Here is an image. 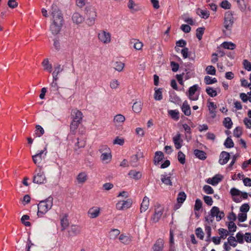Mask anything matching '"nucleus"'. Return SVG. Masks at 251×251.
Instances as JSON below:
<instances>
[{"mask_svg":"<svg viewBox=\"0 0 251 251\" xmlns=\"http://www.w3.org/2000/svg\"><path fill=\"white\" fill-rule=\"evenodd\" d=\"M243 65L244 68L248 71H251V63L248 60L245 59L243 61Z\"/></svg>","mask_w":251,"mask_h":251,"instance_id":"774afa93","label":"nucleus"},{"mask_svg":"<svg viewBox=\"0 0 251 251\" xmlns=\"http://www.w3.org/2000/svg\"><path fill=\"white\" fill-rule=\"evenodd\" d=\"M88 179V175L85 172H82L78 174L76 177V179L78 183H84Z\"/></svg>","mask_w":251,"mask_h":251,"instance_id":"aec40b11","label":"nucleus"},{"mask_svg":"<svg viewBox=\"0 0 251 251\" xmlns=\"http://www.w3.org/2000/svg\"><path fill=\"white\" fill-rule=\"evenodd\" d=\"M125 117L124 115L122 114H117L116 115L113 119V121L115 124H121L123 123L125 121Z\"/></svg>","mask_w":251,"mask_h":251,"instance_id":"c9c22d12","label":"nucleus"},{"mask_svg":"<svg viewBox=\"0 0 251 251\" xmlns=\"http://www.w3.org/2000/svg\"><path fill=\"white\" fill-rule=\"evenodd\" d=\"M163 211L164 208L160 205L156 206L154 214L151 218V221L154 223L158 222L163 214Z\"/></svg>","mask_w":251,"mask_h":251,"instance_id":"1a4fd4ad","label":"nucleus"},{"mask_svg":"<svg viewBox=\"0 0 251 251\" xmlns=\"http://www.w3.org/2000/svg\"><path fill=\"white\" fill-rule=\"evenodd\" d=\"M80 123L73 121L70 125V130L73 134H75L76 130Z\"/></svg>","mask_w":251,"mask_h":251,"instance_id":"4c0bfd02","label":"nucleus"},{"mask_svg":"<svg viewBox=\"0 0 251 251\" xmlns=\"http://www.w3.org/2000/svg\"><path fill=\"white\" fill-rule=\"evenodd\" d=\"M177 159L181 164H184L185 163V155L181 151L178 152Z\"/></svg>","mask_w":251,"mask_h":251,"instance_id":"603ef678","label":"nucleus"},{"mask_svg":"<svg viewBox=\"0 0 251 251\" xmlns=\"http://www.w3.org/2000/svg\"><path fill=\"white\" fill-rule=\"evenodd\" d=\"M205 30L204 27H199L196 30V36L199 40H201Z\"/></svg>","mask_w":251,"mask_h":251,"instance_id":"3c124183","label":"nucleus"},{"mask_svg":"<svg viewBox=\"0 0 251 251\" xmlns=\"http://www.w3.org/2000/svg\"><path fill=\"white\" fill-rule=\"evenodd\" d=\"M33 182L37 184L46 183V178L44 173L40 171L36 175H35L33 176Z\"/></svg>","mask_w":251,"mask_h":251,"instance_id":"9b49d317","label":"nucleus"},{"mask_svg":"<svg viewBox=\"0 0 251 251\" xmlns=\"http://www.w3.org/2000/svg\"><path fill=\"white\" fill-rule=\"evenodd\" d=\"M164 157V154L162 152L158 151L155 153L153 162L155 165L158 164L159 162L162 160Z\"/></svg>","mask_w":251,"mask_h":251,"instance_id":"393cba45","label":"nucleus"},{"mask_svg":"<svg viewBox=\"0 0 251 251\" xmlns=\"http://www.w3.org/2000/svg\"><path fill=\"white\" fill-rule=\"evenodd\" d=\"M53 198L48 197L44 201H40L38 204L37 215L39 217H42L46 214L52 206Z\"/></svg>","mask_w":251,"mask_h":251,"instance_id":"f257e3e1","label":"nucleus"},{"mask_svg":"<svg viewBox=\"0 0 251 251\" xmlns=\"http://www.w3.org/2000/svg\"><path fill=\"white\" fill-rule=\"evenodd\" d=\"M81 227L78 226L72 225L69 230L70 236H76L80 233Z\"/></svg>","mask_w":251,"mask_h":251,"instance_id":"f3484780","label":"nucleus"},{"mask_svg":"<svg viewBox=\"0 0 251 251\" xmlns=\"http://www.w3.org/2000/svg\"><path fill=\"white\" fill-rule=\"evenodd\" d=\"M98 38L102 43L108 44L111 41V35L109 32L101 30L98 34Z\"/></svg>","mask_w":251,"mask_h":251,"instance_id":"0eeeda50","label":"nucleus"},{"mask_svg":"<svg viewBox=\"0 0 251 251\" xmlns=\"http://www.w3.org/2000/svg\"><path fill=\"white\" fill-rule=\"evenodd\" d=\"M71 118L73 121L80 123L82 120V113L77 109H74L71 112Z\"/></svg>","mask_w":251,"mask_h":251,"instance_id":"f8f14e48","label":"nucleus"},{"mask_svg":"<svg viewBox=\"0 0 251 251\" xmlns=\"http://www.w3.org/2000/svg\"><path fill=\"white\" fill-rule=\"evenodd\" d=\"M181 110L186 116L191 115V108L190 105L188 104L186 100L184 101L181 106Z\"/></svg>","mask_w":251,"mask_h":251,"instance_id":"412c9836","label":"nucleus"},{"mask_svg":"<svg viewBox=\"0 0 251 251\" xmlns=\"http://www.w3.org/2000/svg\"><path fill=\"white\" fill-rule=\"evenodd\" d=\"M29 217L27 215H23L21 218L22 223L26 226H30V223L29 222H25V220H29Z\"/></svg>","mask_w":251,"mask_h":251,"instance_id":"680f3d73","label":"nucleus"},{"mask_svg":"<svg viewBox=\"0 0 251 251\" xmlns=\"http://www.w3.org/2000/svg\"><path fill=\"white\" fill-rule=\"evenodd\" d=\"M204 81L206 84L209 85L217 82V80L216 78H212L208 75H206L204 77Z\"/></svg>","mask_w":251,"mask_h":251,"instance_id":"a18cd8bd","label":"nucleus"},{"mask_svg":"<svg viewBox=\"0 0 251 251\" xmlns=\"http://www.w3.org/2000/svg\"><path fill=\"white\" fill-rule=\"evenodd\" d=\"M113 68L118 72L123 70L125 67V64L122 62H116L113 64Z\"/></svg>","mask_w":251,"mask_h":251,"instance_id":"ea45409f","label":"nucleus"},{"mask_svg":"<svg viewBox=\"0 0 251 251\" xmlns=\"http://www.w3.org/2000/svg\"><path fill=\"white\" fill-rule=\"evenodd\" d=\"M50 12L52 17V20H63L62 12L56 3H53L52 4Z\"/></svg>","mask_w":251,"mask_h":251,"instance_id":"7ed1b4c3","label":"nucleus"},{"mask_svg":"<svg viewBox=\"0 0 251 251\" xmlns=\"http://www.w3.org/2000/svg\"><path fill=\"white\" fill-rule=\"evenodd\" d=\"M229 153L226 151H222L220 155L219 162L221 165L226 164L229 159Z\"/></svg>","mask_w":251,"mask_h":251,"instance_id":"2eb2a0df","label":"nucleus"},{"mask_svg":"<svg viewBox=\"0 0 251 251\" xmlns=\"http://www.w3.org/2000/svg\"><path fill=\"white\" fill-rule=\"evenodd\" d=\"M221 6L225 9H230L231 4L227 0H224L221 2Z\"/></svg>","mask_w":251,"mask_h":251,"instance_id":"338daca9","label":"nucleus"},{"mask_svg":"<svg viewBox=\"0 0 251 251\" xmlns=\"http://www.w3.org/2000/svg\"><path fill=\"white\" fill-rule=\"evenodd\" d=\"M206 92L207 94L211 97H214L217 95L216 91L211 87H207L206 89Z\"/></svg>","mask_w":251,"mask_h":251,"instance_id":"864d4df0","label":"nucleus"},{"mask_svg":"<svg viewBox=\"0 0 251 251\" xmlns=\"http://www.w3.org/2000/svg\"><path fill=\"white\" fill-rule=\"evenodd\" d=\"M186 198V195L183 192H181L179 193L177 198V201L178 203H182L184 202V201L185 200Z\"/></svg>","mask_w":251,"mask_h":251,"instance_id":"de8ad7c7","label":"nucleus"},{"mask_svg":"<svg viewBox=\"0 0 251 251\" xmlns=\"http://www.w3.org/2000/svg\"><path fill=\"white\" fill-rule=\"evenodd\" d=\"M119 240L121 241L122 243L125 244H129L130 243V238L124 234H121L119 237Z\"/></svg>","mask_w":251,"mask_h":251,"instance_id":"c03bdc74","label":"nucleus"},{"mask_svg":"<svg viewBox=\"0 0 251 251\" xmlns=\"http://www.w3.org/2000/svg\"><path fill=\"white\" fill-rule=\"evenodd\" d=\"M223 125L227 129H230L233 125L231 118L229 117L225 118L223 121Z\"/></svg>","mask_w":251,"mask_h":251,"instance_id":"58836bf2","label":"nucleus"},{"mask_svg":"<svg viewBox=\"0 0 251 251\" xmlns=\"http://www.w3.org/2000/svg\"><path fill=\"white\" fill-rule=\"evenodd\" d=\"M129 176L134 179H139L141 176L142 175L140 172H137L135 170H131L128 173Z\"/></svg>","mask_w":251,"mask_h":251,"instance_id":"c756f323","label":"nucleus"},{"mask_svg":"<svg viewBox=\"0 0 251 251\" xmlns=\"http://www.w3.org/2000/svg\"><path fill=\"white\" fill-rule=\"evenodd\" d=\"M8 6L11 8H15L18 6V2L16 0H9L7 2Z\"/></svg>","mask_w":251,"mask_h":251,"instance_id":"69168bd1","label":"nucleus"},{"mask_svg":"<svg viewBox=\"0 0 251 251\" xmlns=\"http://www.w3.org/2000/svg\"><path fill=\"white\" fill-rule=\"evenodd\" d=\"M181 141L180 134L178 133L173 137V142L176 149H179L181 147Z\"/></svg>","mask_w":251,"mask_h":251,"instance_id":"cd10ccee","label":"nucleus"},{"mask_svg":"<svg viewBox=\"0 0 251 251\" xmlns=\"http://www.w3.org/2000/svg\"><path fill=\"white\" fill-rule=\"evenodd\" d=\"M168 114L172 119L176 121H177L179 118V112L176 110H170L168 111Z\"/></svg>","mask_w":251,"mask_h":251,"instance_id":"f704fd0d","label":"nucleus"},{"mask_svg":"<svg viewBox=\"0 0 251 251\" xmlns=\"http://www.w3.org/2000/svg\"><path fill=\"white\" fill-rule=\"evenodd\" d=\"M164 242L162 239H158L152 247L153 251H162Z\"/></svg>","mask_w":251,"mask_h":251,"instance_id":"dca6fc26","label":"nucleus"},{"mask_svg":"<svg viewBox=\"0 0 251 251\" xmlns=\"http://www.w3.org/2000/svg\"><path fill=\"white\" fill-rule=\"evenodd\" d=\"M85 14L87 17L88 24L92 25L94 24L95 19L97 16L95 10L91 6H87L85 8Z\"/></svg>","mask_w":251,"mask_h":251,"instance_id":"f03ea898","label":"nucleus"},{"mask_svg":"<svg viewBox=\"0 0 251 251\" xmlns=\"http://www.w3.org/2000/svg\"><path fill=\"white\" fill-rule=\"evenodd\" d=\"M155 93L154 95V98L156 100H160L162 99V92L161 88H154Z\"/></svg>","mask_w":251,"mask_h":251,"instance_id":"2f4dec72","label":"nucleus"},{"mask_svg":"<svg viewBox=\"0 0 251 251\" xmlns=\"http://www.w3.org/2000/svg\"><path fill=\"white\" fill-rule=\"evenodd\" d=\"M222 179V176L219 175H215L213 177L211 178V182H209V184H211L212 185H216Z\"/></svg>","mask_w":251,"mask_h":251,"instance_id":"e433bc0d","label":"nucleus"},{"mask_svg":"<svg viewBox=\"0 0 251 251\" xmlns=\"http://www.w3.org/2000/svg\"><path fill=\"white\" fill-rule=\"evenodd\" d=\"M228 228L229 232H235L237 226L233 221H230L228 225Z\"/></svg>","mask_w":251,"mask_h":251,"instance_id":"e2e57ef3","label":"nucleus"},{"mask_svg":"<svg viewBox=\"0 0 251 251\" xmlns=\"http://www.w3.org/2000/svg\"><path fill=\"white\" fill-rule=\"evenodd\" d=\"M210 213L212 216L216 217V221L219 222L225 217V213L223 211H220L219 207L217 206H213L211 210Z\"/></svg>","mask_w":251,"mask_h":251,"instance_id":"6e6552de","label":"nucleus"},{"mask_svg":"<svg viewBox=\"0 0 251 251\" xmlns=\"http://www.w3.org/2000/svg\"><path fill=\"white\" fill-rule=\"evenodd\" d=\"M174 239L173 231H170V251H174Z\"/></svg>","mask_w":251,"mask_h":251,"instance_id":"79ce46f5","label":"nucleus"},{"mask_svg":"<svg viewBox=\"0 0 251 251\" xmlns=\"http://www.w3.org/2000/svg\"><path fill=\"white\" fill-rule=\"evenodd\" d=\"M228 243L229 244L233 247H235L237 246V241L235 239V238L233 236H230L227 238Z\"/></svg>","mask_w":251,"mask_h":251,"instance_id":"052dcab7","label":"nucleus"},{"mask_svg":"<svg viewBox=\"0 0 251 251\" xmlns=\"http://www.w3.org/2000/svg\"><path fill=\"white\" fill-rule=\"evenodd\" d=\"M149 205V199L145 197L143 200L141 204L140 211L141 212H145L147 210Z\"/></svg>","mask_w":251,"mask_h":251,"instance_id":"4be33fe9","label":"nucleus"},{"mask_svg":"<svg viewBox=\"0 0 251 251\" xmlns=\"http://www.w3.org/2000/svg\"><path fill=\"white\" fill-rule=\"evenodd\" d=\"M223 48L226 49L233 50L235 48V45L232 43L225 42L222 44Z\"/></svg>","mask_w":251,"mask_h":251,"instance_id":"09e8293b","label":"nucleus"},{"mask_svg":"<svg viewBox=\"0 0 251 251\" xmlns=\"http://www.w3.org/2000/svg\"><path fill=\"white\" fill-rule=\"evenodd\" d=\"M242 134V128L240 127H236L233 131V135L237 138H239Z\"/></svg>","mask_w":251,"mask_h":251,"instance_id":"bf43d9fd","label":"nucleus"},{"mask_svg":"<svg viewBox=\"0 0 251 251\" xmlns=\"http://www.w3.org/2000/svg\"><path fill=\"white\" fill-rule=\"evenodd\" d=\"M104 149L106 150V151L101 153L100 159L102 162L108 163L111 161L112 155L109 148L105 147Z\"/></svg>","mask_w":251,"mask_h":251,"instance_id":"ddd939ff","label":"nucleus"},{"mask_svg":"<svg viewBox=\"0 0 251 251\" xmlns=\"http://www.w3.org/2000/svg\"><path fill=\"white\" fill-rule=\"evenodd\" d=\"M61 225L62 228V230H64L68 226L69 221L66 215L63 216V217L61 219Z\"/></svg>","mask_w":251,"mask_h":251,"instance_id":"37998d69","label":"nucleus"},{"mask_svg":"<svg viewBox=\"0 0 251 251\" xmlns=\"http://www.w3.org/2000/svg\"><path fill=\"white\" fill-rule=\"evenodd\" d=\"M63 71V67H61V65L57 64L54 66V71L52 72L53 79L55 81H57L58 79V75L59 73Z\"/></svg>","mask_w":251,"mask_h":251,"instance_id":"a211bd4d","label":"nucleus"},{"mask_svg":"<svg viewBox=\"0 0 251 251\" xmlns=\"http://www.w3.org/2000/svg\"><path fill=\"white\" fill-rule=\"evenodd\" d=\"M200 89V88L198 84H195L189 88L188 97L190 100H198L199 95L195 96L194 94L196 92Z\"/></svg>","mask_w":251,"mask_h":251,"instance_id":"9d476101","label":"nucleus"},{"mask_svg":"<svg viewBox=\"0 0 251 251\" xmlns=\"http://www.w3.org/2000/svg\"><path fill=\"white\" fill-rule=\"evenodd\" d=\"M127 7L133 12H136L140 9L138 4L135 3L133 0H128Z\"/></svg>","mask_w":251,"mask_h":251,"instance_id":"b1692460","label":"nucleus"},{"mask_svg":"<svg viewBox=\"0 0 251 251\" xmlns=\"http://www.w3.org/2000/svg\"><path fill=\"white\" fill-rule=\"evenodd\" d=\"M224 145L226 148H230L234 146V143L230 137H227L224 143Z\"/></svg>","mask_w":251,"mask_h":251,"instance_id":"13d9d810","label":"nucleus"},{"mask_svg":"<svg viewBox=\"0 0 251 251\" xmlns=\"http://www.w3.org/2000/svg\"><path fill=\"white\" fill-rule=\"evenodd\" d=\"M161 180L164 184L169 186H172L173 183L171 179V177L167 175H162L161 176Z\"/></svg>","mask_w":251,"mask_h":251,"instance_id":"a878e982","label":"nucleus"},{"mask_svg":"<svg viewBox=\"0 0 251 251\" xmlns=\"http://www.w3.org/2000/svg\"><path fill=\"white\" fill-rule=\"evenodd\" d=\"M197 13L203 19H207L209 16V13L208 11L206 10H201L198 8L197 10Z\"/></svg>","mask_w":251,"mask_h":251,"instance_id":"473e14b6","label":"nucleus"},{"mask_svg":"<svg viewBox=\"0 0 251 251\" xmlns=\"http://www.w3.org/2000/svg\"><path fill=\"white\" fill-rule=\"evenodd\" d=\"M194 154L198 158L201 160H204L206 158V153L204 151L199 150H195Z\"/></svg>","mask_w":251,"mask_h":251,"instance_id":"bb28decb","label":"nucleus"},{"mask_svg":"<svg viewBox=\"0 0 251 251\" xmlns=\"http://www.w3.org/2000/svg\"><path fill=\"white\" fill-rule=\"evenodd\" d=\"M233 23V17L231 13L226 12L225 16L224 27L226 30H230Z\"/></svg>","mask_w":251,"mask_h":251,"instance_id":"423d86ee","label":"nucleus"},{"mask_svg":"<svg viewBox=\"0 0 251 251\" xmlns=\"http://www.w3.org/2000/svg\"><path fill=\"white\" fill-rule=\"evenodd\" d=\"M196 235L198 238L202 240L204 237V233L201 228L198 227L196 229Z\"/></svg>","mask_w":251,"mask_h":251,"instance_id":"4d7b16f0","label":"nucleus"},{"mask_svg":"<svg viewBox=\"0 0 251 251\" xmlns=\"http://www.w3.org/2000/svg\"><path fill=\"white\" fill-rule=\"evenodd\" d=\"M52 23L50 26V30L53 34L56 35L60 32L62 26L63 20H52Z\"/></svg>","mask_w":251,"mask_h":251,"instance_id":"20e7f679","label":"nucleus"},{"mask_svg":"<svg viewBox=\"0 0 251 251\" xmlns=\"http://www.w3.org/2000/svg\"><path fill=\"white\" fill-rule=\"evenodd\" d=\"M143 103L141 101H136L132 106V109L135 113H140L142 109Z\"/></svg>","mask_w":251,"mask_h":251,"instance_id":"c85d7f7f","label":"nucleus"},{"mask_svg":"<svg viewBox=\"0 0 251 251\" xmlns=\"http://www.w3.org/2000/svg\"><path fill=\"white\" fill-rule=\"evenodd\" d=\"M35 134L38 137H41L44 133V129L39 125H37L35 127Z\"/></svg>","mask_w":251,"mask_h":251,"instance_id":"8fccbe9b","label":"nucleus"},{"mask_svg":"<svg viewBox=\"0 0 251 251\" xmlns=\"http://www.w3.org/2000/svg\"><path fill=\"white\" fill-rule=\"evenodd\" d=\"M203 190L207 194H212L214 193V190L212 188L207 185H205L203 186Z\"/></svg>","mask_w":251,"mask_h":251,"instance_id":"0e129e2a","label":"nucleus"},{"mask_svg":"<svg viewBox=\"0 0 251 251\" xmlns=\"http://www.w3.org/2000/svg\"><path fill=\"white\" fill-rule=\"evenodd\" d=\"M72 18L73 22L77 25L82 23L84 20V17L77 12L74 13Z\"/></svg>","mask_w":251,"mask_h":251,"instance_id":"6ab92c4d","label":"nucleus"},{"mask_svg":"<svg viewBox=\"0 0 251 251\" xmlns=\"http://www.w3.org/2000/svg\"><path fill=\"white\" fill-rule=\"evenodd\" d=\"M42 65L45 70L48 71L50 73L51 72L52 66L51 64L49 63L48 59H45L43 60L42 62Z\"/></svg>","mask_w":251,"mask_h":251,"instance_id":"72a5a7b5","label":"nucleus"},{"mask_svg":"<svg viewBox=\"0 0 251 251\" xmlns=\"http://www.w3.org/2000/svg\"><path fill=\"white\" fill-rule=\"evenodd\" d=\"M208 109L209 110V112L211 114H213V116H212V117H214L215 116V109L217 108V106L216 104H214L213 102H210L209 103Z\"/></svg>","mask_w":251,"mask_h":251,"instance_id":"49530a36","label":"nucleus"},{"mask_svg":"<svg viewBox=\"0 0 251 251\" xmlns=\"http://www.w3.org/2000/svg\"><path fill=\"white\" fill-rule=\"evenodd\" d=\"M86 145V142L83 138H77V141L75 144V150H77V149L81 148H84Z\"/></svg>","mask_w":251,"mask_h":251,"instance_id":"7c9ffc66","label":"nucleus"},{"mask_svg":"<svg viewBox=\"0 0 251 251\" xmlns=\"http://www.w3.org/2000/svg\"><path fill=\"white\" fill-rule=\"evenodd\" d=\"M100 213V208L93 207L89 209L88 211V216L90 218H96L99 216Z\"/></svg>","mask_w":251,"mask_h":251,"instance_id":"4468645a","label":"nucleus"},{"mask_svg":"<svg viewBox=\"0 0 251 251\" xmlns=\"http://www.w3.org/2000/svg\"><path fill=\"white\" fill-rule=\"evenodd\" d=\"M132 203V201L130 199L126 201H120L117 203L116 207L118 210H124L130 208Z\"/></svg>","mask_w":251,"mask_h":251,"instance_id":"39448f33","label":"nucleus"},{"mask_svg":"<svg viewBox=\"0 0 251 251\" xmlns=\"http://www.w3.org/2000/svg\"><path fill=\"white\" fill-rule=\"evenodd\" d=\"M120 231L117 229H113L109 232L110 238L113 240L115 239L120 234Z\"/></svg>","mask_w":251,"mask_h":251,"instance_id":"a19ab883","label":"nucleus"},{"mask_svg":"<svg viewBox=\"0 0 251 251\" xmlns=\"http://www.w3.org/2000/svg\"><path fill=\"white\" fill-rule=\"evenodd\" d=\"M219 233L221 238L225 239L228 234V231L224 228L219 229Z\"/></svg>","mask_w":251,"mask_h":251,"instance_id":"6e6d98bb","label":"nucleus"},{"mask_svg":"<svg viewBox=\"0 0 251 251\" xmlns=\"http://www.w3.org/2000/svg\"><path fill=\"white\" fill-rule=\"evenodd\" d=\"M46 150V148H45L44 150L41 151L38 153L32 156L33 161L35 164H38L41 161L42 155Z\"/></svg>","mask_w":251,"mask_h":251,"instance_id":"5701e85b","label":"nucleus"},{"mask_svg":"<svg viewBox=\"0 0 251 251\" xmlns=\"http://www.w3.org/2000/svg\"><path fill=\"white\" fill-rule=\"evenodd\" d=\"M206 73L211 75H215L216 74V69L212 65L208 66L205 69Z\"/></svg>","mask_w":251,"mask_h":251,"instance_id":"5fc2aeb1","label":"nucleus"}]
</instances>
